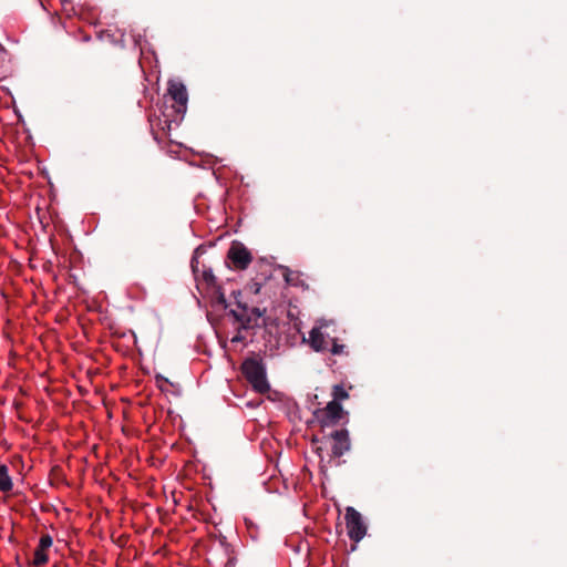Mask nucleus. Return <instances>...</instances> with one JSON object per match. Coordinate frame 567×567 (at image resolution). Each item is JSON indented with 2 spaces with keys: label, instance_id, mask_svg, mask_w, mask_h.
<instances>
[{
  "label": "nucleus",
  "instance_id": "nucleus-1",
  "mask_svg": "<svg viewBox=\"0 0 567 567\" xmlns=\"http://www.w3.org/2000/svg\"><path fill=\"white\" fill-rule=\"evenodd\" d=\"M241 372L256 392L264 394L269 390L265 368L259 360L246 359L241 364Z\"/></svg>",
  "mask_w": 567,
  "mask_h": 567
},
{
  "label": "nucleus",
  "instance_id": "nucleus-2",
  "mask_svg": "<svg viewBox=\"0 0 567 567\" xmlns=\"http://www.w3.org/2000/svg\"><path fill=\"white\" fill-rule=\"evenodd\" d=\"M192 269L198 284L206 286V293L212 295L219 305L226 308L225 295L223 293L220 287L217 285L216 278L213 275L212 270H200L198 267V260L195 258L192 260Z\"/></svg>",
  "mask_w": 567,
  "mask_h": 567
},
{
  "label": "nucleus",
  "instance_id": "nucleus-3",
  "mask_svg": "<svg viewBox=\"0 0 567 567\" xmlns=\"http://www.w3.org/2000/svg\"><path fill=\"white\" fill-rule=\"evenodd\" d=\"M228 260L235 269H246L252 260L250 251L238 241H234L227 252Z\"/></svg>",
  "mask_w": 567,
  "mask_h": 567
},
{
  "label": "nucleus",
  "instance_id": "nucleus-4",
  "mask_svg": "<svg viewBox=\"0 0 567 567\" xmlns=\"http://www.w3.org/2000/svg\"><path fill=\"white\" fill-rule=\"evenodd\" d=\"M230 315L240 323L241 329H249L259 324L262 311L258 308L239 307L230 310Z\"/></svg>",
  "mask_w": 567,
  "mask_h": 567
},
{
  "label": "nucleus",
  "instance_id": "nucleus-5",
  "mask_svg": "<svg viewBox=\"0 0 567 567\" xmlns=\"http://www.w3.org/2000/svg\"><path fill=\"white\" fill-rule=\"evenodd\" d=\"M53 544V539L49 534H44L40 537L39 544L34 550L33 559L31 565L34 567H42L48 564L49 555L48 551Z\"/></svg>",
  "mask_w": 567,
  "mask_h": 567
},
{
  "label": "nucleus",
  "instance_id": "nucleus-6",
  "mask_svg": "<svg viewBox=\"0 0 567 567\" xmlns=\"http://www.w3.org/2000/svg\"><path fill=\"white\" fill-rule=\"evenodd\" d=\"M168 93L174 102L177 103L178 112H185L187 104V91L183 83L181 82H169L168 84Z\"/></svg>",
  "mask_w": 567,
  "mask_h": 567
},
{
  "label": "nucleus",
  "instance_id": "nucleus-7",
  "mask_svg": "<svg viewBox=\"0 0 567 567\" xmlns=\"http://www.w3.org/2000/svg\"><path fill=\"white\" fill-rule=\"evenodd\" d=\"M297 333L300 336L301 343H309L311 349L316 352H319V326L312 327L309 332V339L306 338V334L301 332L298 323H295Z\"/></svg>",
  "mask_w": 567,
  "mask_h": 567
},
{
  "label": "nucleus",
  "instance_id": "nucleus-8",
  "mask_svg": "<svg viewBox=\"0 0 567 567\" xmlns=\"http://www.w3.org/2000/svg\"><path fill=\"white\" fill-rule=\"evenodd\" d=\"M13 488L12 480L9 475V468L6 464L0 465V492L9 493Z\"/></svg>",
  "mask_w": 567,
  "mask_h": 567
},
{
  "label": "nucleus",
  "instance_id": "nucleus-9",
  "mask_svg": "<svg viewBox=\"0 0 567 567\" xmlns=\"http://www.w3.org/2000/svg\"><path fill=\"white\" fill-rule=\"evenodd\" d=\"M156 383L161 391H167V385H171V382L162 375L156 377Z\"/></svg>",
  "mask_w": 567,
  "mask_h": 567
},
{
  "label": "nucleus",
  "instance_id": "nucleus-10",
  "mask_svg": "<svg viewBox=\"0 0 567 567\" xmlns=\"http://www.w3.org/2000/svg\"><path fill=\"white\" fill-rule=\"evenodd\" d=\"M303 512H305V515H307V516H316L317 515L316 507L312 504L305 503Z\"/></svg>",
  "mask_w": 567,
  "mask_h": 567
},
{
  "label": "nucleus",
  "instance_id": "nucleus-11",
  "mask_svg": "<svg viewBox=\"0 0 567 567\" xmlns=\"http://www.w3.org/2000/svg\"><path fill=\"white\" fill-rule=\"evenodd\" d=\"M309 436H311V450L316 453L319 452V446H318V441H317V437L313 433L311 434H308Z\"/></svg>",
  "mask_w": 567,
  "mask_h": 567
},
{
  "label": "nucleus",
  "instance_id": "nucleus-12",
  "mask_svg": "<svg viewBox=\"0 0 567 567\" xmlns=\"http://www.w3.org/2000/svg\"><path fill=\"white\" fill-rule=\"evenodd\" d=\"M245 337L241 334L240 329H238L237 333L231 338L233 343L243 342Z\"/></svg>",
  "mask_w": 567,
  "mask_h": 567
},
{
  "label": "nucleus",
  "instance_id": "nucleus-13",
  "mask_svg": "<svg viewBox=\"0 0 567 567\" xmlns=\"http://www.w3.org/2000/svg\"><path fill=\"white\" fill-rule=\"evenodd\" d=\"M318 413H319V408H313L312 409L313 419L307 421V424H308L309 429H311L312 424L316 422L315 419L317 417Z\"/></svg>",
  "mask_w": 567,
  "mask_h": 567
},
{
  "label": "nucleus",
  "instance_id": "nucleus-14",
  "mask_svg": "<svg viewBox=\"0 0 567 567\" xmlns=\"http://www.w3.org/2000/svg\"><path fill=\"white\" fill-rule=\"evenodd\" d=\"M249 289L254 293H259V291H260V284L252 282L251 285H249Z\"/></svg>",
  "mask_w": 567,
  "mask_h": 567
},
{
  "label": "nucleus",
  "instance_id": "nucleus-15",
  "mask_svg": "<svg viewBox=\"0 0 567 567\" xmlns=\"http://www.w3.org/2000/svg\"><path fill=\"white\" fill-rule=\"evenodd\" d=\"M84 40H85V41H89V40H90V37H89V35H85V37H84Z\"/></svg>",
  "mask_w": 567,
  "mask_h": 567
}]
</instances>
